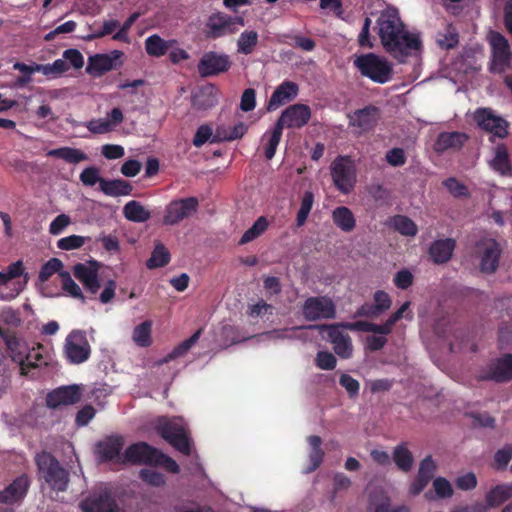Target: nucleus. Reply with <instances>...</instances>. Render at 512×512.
Here are the masks:
<instances>
[{"instance_id": "obj_59", "label": "nucleus", "mask_w": 512, "mask_h": 512, "mask_svg": "<svg viewBox=\"0 0 512 512\" xmlns=\"http://www.w3.org/2000/svg\"><path fill=\"white\" fill-rule=\"evenodd\" d=\"M80 180L85 186H93L104 179L100 177L98 168L88 167L81 172Z\"/></svg>"}, {"instance_id": "obj_47", "label": "nucleus", "mask_w": 512, "mask_h": 512, "mask_svg": "<svg viewBox=\"0 0 512 512\" xmlns=\"http://www.w3.org/2000/svg\"><path fill=\"white\" fill-rule=\"evenodd\" d=\"M151 326L152 323L150 321H145L134 328L132 339L136 345L140 347H148L151 345Z\"/></svg>"}, {"instance_id": "obj_6", "label": "nucleus", "mask_w": 512, "mask_h": 512, "mask_svg": "<svg viewBox=\"0 0 512 512\" xmlns=\"http://www.w3.org/2000/svg\"><path fill=\"white\" fill-rule=\"evenodd\" d=\"M242 17H232L218 12L210 15L205 24V34L210 39H217L235 34L244 26Z\"/></svg>"}, {"instance_id": "obj_30", "label": "nucleus", "mask_w": 512, "mask_h": 512, "mask_svg": "<svg viewBox=\"0 0 512 512\" xmlns=\"http://www.w3.org/2000/svg\"><path fill=\"white\" fill-rule=\"evenodd\" d=\"M333 223L341 231L349 233L356 227V218L351 209L346 206H338L331 213Z\"/></svg>"}, {"instance_id": "obj_25", "label": "nucleus", "mask_w": 512, "mask_h": 512, "mask_svg": "<svg viewBox=\"0 0 512 512\" xmlns=\"http://www.w3.org/2000/svg\"><path fill=\"white\" fill-rule=\"evenodd\" d=\"M467 140V136L461 132H442L438 135L434 150L437 153H444L450 150L460 149Z\"/></svg>"}, {"instance_id": "obj_4", "label": "nucleus", "mask_w": 512, "mask_h": 512, "mask_svg": "<svg viewBox=\"0 0 512 512\" xmlns=\"http://www.w3.org/2000/svg\"><path fill=\"white\" fill-rule=\"evenodd\" d=\"M155 428L178 451L183 454L190 453V440L181 418L160 417L155 422Z\"/></svg>"}, {"instance_id": "obj_60", "label": "nucleus", "mask_w": 512, "mask_h": 512, "mask_svg": "<svg viewBox=\"0 0 512 512\" xmlns=\"http://www.w3.org/2000/svg\"><path fill=\"white\" fill-rule=\"evenodd\" d=\"M66 63H70V66L75 69H80L84 65V57L81 52L77 49H68L63 52L62 58Z\"/></svg>"}, {"instance_id": "obj_58", "label": "nucleus", "mask_w": 512, "mask_h": 512, "mask_svg": "<svg viewBox=\"0 0 512 512\" xmlns=\"http://www.w3.org/2000/svg\"><path fill=\"white\" fill-rule=\"evenodd\" d=\"M71 223H72L71 218L67 214H60L50 223L49 232L52 235H59Z\"/></svg>"}, {"instance_id": "obj_32", "label": "nucleus", "mask_w": 512, "mask_h": 512, "mask_svg": "<svg viewBox=\"0 0 512 512\" xmlns=\"http://www.w3.org/2000/svg\"><path fill=\"white\" fill-rule=\"evenodd\" d=\"M28 488V479L24 476L17 478L12 484L0 492V502L14 503L24 497Z\"/></svg>"}, {"instance_id": "obj_38", "label": "nucleus", "mask_w": 512, "mask_h": 512, "mask_svg": "<svg viewBox=\"0 0 512 512\" xmlns=\"http://www.w3.org/2000/svg\"><path fill=\"white\" fill-rule=\"evenodd\" d=\"M218 91L213 86L203 88L193 98V107L198 110H206L217 104Z\"/></svg>"}, {"instance_id": "obj_3", "label": "nucleus", "mask_w": 512, "mask_h": 512, "mask_svg": "<svg viewBox=\"0 0 512 512\" xmlns=\"http://www.w3.org/2000/svg\"><path fill=\"white\" fill-rule=\"evenodd\" d=\"M353 63L363 76L374 82L384 84L392 79L390 63L374 53L357 56Z\"/></svg>"}, {"instance_id": "obj_26", "label": "nucleus", "mask_w": 512, "mask_h": 512, "mask_svg": "<svg viewBox=\"0 0 512 512\" xmlns=\"http://www.w3.org/2000/svg\"><path fill=\"white\" fill-rule=\"evenodd\" d=\"M379 119V111L374 106L365 107L350 116V124L361 131L371 129Z\"/></svg>"}, {"instance_id": "obj_27", "label": "nucleus", "mask_w": 512, "mask_h": 512, "mask_svg": "<svg viewBox=\"0 0 512 512\" xmlns=\"http://www.w3.org/2000/svg\"><path fill=\"white\" fill-rule=\"evenodd\" d=\"M512 497V482L507 484H500L492 487L485 494V504H482L485 509L500 506L502 503Z\"/></svg>"}, {"instance_id": "obj_33", "label": "nucleus", "mask_w": 512, "mask_h": 512, "mask_svg": "<svg viewBox=\"0 0 512 512\" xmlns=\"http://www.w3.org/2000/svg\"><path fill=\"white\" fill-rule=\"evenodd\" d=\"M455 248V241L452 239L437 240L429 248V255L435 263L448 261Z\"/></svg>"}, {"instance_id": "obj_21", "label": "nucleus", "mask_w": 512, "mask_h": 512, "mask_svg": "<svg viewBox=\"0 0 512 512\" xmlns=\"http://www.w3.org/2000/svg\"><path fill=\"white\" fill-rule=\"evenodd\" d=\"M158 450L144 442L129 446L124 454V460L132 463H155Z\"/></svg>"}, {"instance_id": "obj_18", "label": "nucleus", "mask_w": 512, "mask_h": 512, "mask_svg": "<svg viewBox=\"0 0 512 512\" xmlns=\"http://www.w3.org/2000/svg\"><path fill=\"white\" fill-rule=\"evenodd\" d=\"M311 117L310 108L304 104H294L285 109L277 121V125L282 129L300 128L304 126Z\"/></svg>"}, {"instance_id": "obj_15", "label": "nucleus", "mask_w": 512, "mask_h": 512, "mask_svg": "<svg viewBox=\"0 0 512 512\" xmlns=\"http://www.w3.org/2000/svg\"><path fill=\"white\" fill-rule=\"evenodd\" d=\"M476 253L481 271L491 273L496 270L501 249L494 239L484 238L480 240L476 245Z\"/></svg>"}, {"instance_id": "obj_52", "label": "nucleus", "mask_w": 512, "mask_h": 512, "mask_svg": "<svg viewBox=\"0 0 512 512\" xmlns=\"http://www.w3.org/2000/svg\"><path fill=\"white\" fill-rule=\"evenodd\" d=\"M201 334V330L196 331L189 339L180 343L175 347L172 352L166 357L165 361L175 359L177 357L185 355L191 347L198 341Z\"/></svg>"}, {"instance_id": "obj_17", "label": "nucleus", "mask_w": 512, "mask_h": 512, "mask_svg": "<svg viewBox=\"0 0 512 512\" xmlns=\"http://www.w3.org/2000/svg\"><path fill=\"white\" fill-rule=\"evenodd\" d=\"M99 267L100 264L96 261L78 263L73 267L75 277L92 294H96L100 288V280L98 278Z\"/></svg>"}, {"instance_id": "obj_56", "label": "nucleus", "mask_w": 512, "mask_h": 512, "mask_svg": "<svg viewBox=\"0 0 512 512\" xmlns=\"http://www.w3.org/2000/svg\"><path fill=\"white\" fill-rule=\"evenodd\" d=\"M316 365L322 370H332L336 367L337 360L335 356L327 351H320L316 355Z\"/></svg>"}, {"instance_id": "obj_9", "label": "nucleus", "mask_w": 512, "mask_h": 512, "mask_svg": "<svg viewBox=\"0 0 512 512\" xmlns=\"http://www.w3.org/2000/svg\"><path fill=\"white\" fill-rule=\"evenodd\" d=\"M331 175L338 190L348 194L356 182V170L348 157L337 158L331 165Z\"/></svg>"}, {"instance_id": "obj_13", "label": "nucleus", "mask_w": 512, "mask_h": 512, "mask_svg": "<svg viewBox=\"0 0 512 512\" xmlns=\"http://www.w3.org/2000/svg\"><path fill=\"white\" fill-rule=\"evenodd\" d=\"M198 205L195 197L173 200L166 206L163 222L167 225L178 224L191 217L197 211Z\"/></svg>"}, {"instance_id": "obj_11", "label": "nucleus", "mask_w": 512, "mask_h": 512, "mask_svg": "<svg viewBox=\"0 0 512 512\" xmlns=\"http://www.w3.org/2000/svg\"><path fill=\"white\" fill-rule=\"evenodd\" d=\"M307 328L326 331L327 340L332 344L334 352L342 359L352 357V340L347 333L341 330L340 325H309Z\"/></svg>"}, {"instance_id": "obj_1", "label": "nucleus", "mask_w": 512, "mask_h": 512, "mask_svg": "<svg viewBox=\"0 0 512 512\" xmlns=\"http://www.w3.org/2000/svg\"><path fill=\"white\" fill-rule=\"evenodd\" d=\"M376 24L383 48L394 58L403 62L406 57L420 52L422 42L419 34L406 29L396 8L387 7L381 11Z\"/></svg>"}, {"instance_id": "obj_51", "label": "nucleus", "mask_w": 512, "mask_h": 512, "mask_svg": "<svg viewBox=\"0 0 512 512\" xmlns=\"http://www.w3.org/2000/svg\"><path fill=\"white\" fill-rule=\"evenodd\" d=\"M313 202H314L313 193L310 191L305 192L303 195V198L301 200L300 209H299V211L297 213V217H296V225L298 227H301L305 224V222L310 214V211L312 209Z\"/></svg>"}, {"instance_id": "obj_7", "label": "nucleus", "mask_w": 512, "mask_h": 512, "mask_svg": "<svg viewBox=\"0 0 512 512\" xmlns=\"http://www.w3.org/2000/svg\"><path fill=\"white\" fill-rule=\"evenodd\" d=\"M488 42L491 47V69L494 72L503 73L509 66L512 53L508 40L499 32L491 31L488 34Z\"/></svg>"}, {"instance_id": "obj_48", "label": "nucleus", "mask_w": 512, "mask_h": 512, "mask_svg": "<svg viewBox=\"0 0 512 512\" xmlns=\"http://www.w3.org/2000/svg\"><path fill=\"white\" fill-rule=\"evenodd\" d=\"M61 285L63 291L72 298L79 299L83 303L85 297L82 293L80 286L72 279L69 272H60Z\"/></svg>"}, {"instance_id": "obj_45", "label": "nucleus", "mask_w": 512, "mask_h": 512, "mask_svg": "<svg viewBox=\"0 0 512 512\" xmlns=\"http://www.w3.org/2000/svg\"><path fill=\"white\" fill-rule=\"evenodd\" d=\"M393 460L397 467L405 472L412 468L414 462L413 455L407 448L406 444H400L395 447L393 451Z\"/></svg>"}, {"instance_id": "obj_55", "label": "nucleus", "mask_w": 512, "mask_h": 512, "mask_svg": "<svg viewBox=\"0 0 512 512\" xmlns=\"http://www.w3.org/2000/svg\"><path fill=\"white\" fill-rule=\"evenodd\" d=\"M141 479L149 485L160 487L165 484L164 476L153 468H145L140 471Z\"/></svg>"}, {"instance_id": "obj_5", "label": "nucleus", "mask_w": 512, "mask_h": 512, "mask_svg": "<svg viewBox=\"0 0 512 512\" xmlns=\"http://www.w3.org/2000/svg\"><path fill=\"white\" fill-rule=\"evenodd\" d=\"M36 463L45 481L53 490L64 491L66 489L68 474L51 454L46 452L38 454Z\"/></svg>"}, {"instance_id": "obj_37", "label": "nucleus", "mask_w": 512, "mask_h": 512, "mask_svg": "<svg viewBox=\"0 0 512 512\" xmlns=\"http://www.w3.org/2000/svg\"><path fill=\"white\" fill-rule=\"evenodd\" d=\"M282 128L275 124L274 128L262 136L261 142L264 146V153L268 160L275 155L276 149L282 137Z\"/></svg>"}, {"instance_id": "obj_22", "label": "nucleus", "mask_w": 512, "mask_h": 512, "mask_svg": "<svg viewBox=\"0 0 512 512\" xmlns=\"http://www.w3.org/2000/svg\"><path fill=\"white\" fill-rule=\"evenodd\" d=\"M115 56L109 54H95L88 58L86 72L93 77H100L103 74L111 71L115 67V60L119 56V52L113 53Z\"/></svg>"}, {"instance_id": "obj_34", "label": "nucleus", "mask_w": 512, "mask_h": 512, "mask_svg": "<svg viewBox=\"0 0 512 512\" xmlns=\"http://www.w3.org/2000/svg\"><path fill=\"white\" fill-rule=\"evenodd\" d=\"M123 215L135 223L146 222L151 217L149 209L136 200H131L123 206Z\"/></svg>"}, {"instance_id": "obj_24", "label": "nucleus", "mask_w": 512, "mask_h": 512, "mask_svg": "<svg viewBox=\"0 0 512 512\" xmlns=\"http://www.w3.org/2000/svg\"><path fill=\"white\" fill-rule=\"evenodd\" d=\"M81 509L83 512H119L107 491L83 501Z\"/></svg>"}, {"instance_id": "obj_29", "label": "nucleus", "mask_w": 512, "mask_h": 512, "mask_svg": "<svg viewBox=\"0 0 512 512\" xmlns=\"http://www.w3.org/2000/svg\"><path fill=\"white\" fill-rule=\"evenodd\" d=\"M122 447L123 441L121 438L110 437L97 445V454L104 461L121 460L120 451Z\"/></svg>"}, {"instance_id": "obj_10", "label": "nucleus", "mask_w": 512, "mask_h": 512, "mask_svg": "<svg viewBox=\"0 0 512 512\" xmlns=\"http://www.w3.org/2000/svg\"><path fill=\"white\" fill-rule=\"evenodd\" d=\"M302 314L308 321L333 319L336 308L332 299L327 296L309 297L302 306Z\"/></svg>"}, {"instance_id": "obj_57", "label": "nucleus", "mask_w": 512, "mask_h": 512, "mask_svg": "<svg viewBox=\"0 0 512 512\" xmlns=\"http://www.w3.org/2000/svg\"><path fill=\"white\" fill-rule=\"evenodd\" d=\"M215 133H213L212 128L209 125H201L194 136L193 144L196 147H201L206 142L210 141L213 142L212 139L214 138Z\"/></svg>"}, {"instance_id": "obj_41", "label": "nucleus", "mask_w": 512, "mask_h": 512, "mask_svg": "<svg viewBox=\"0 0 512 512\" xmlns=\"http://www.w3.org/2000/svg\"><path fill=\"white\" fill-rule=\"evenodd\" d=\"M307 441L311 447L309 452L310 466L306 472H312L317 469L323 461L324 451L321 449L322 440L319 436H309Z\"/></svg>"}, {"instance_id": "obj_8", "label": "nucleus", "mask_w": 512, "mask_h": 512, "mask_svg": "<svg viewBox=\"0 0 512 512\" xmlns=\"http://www.w3.org/2000/svg\"><path fill=\"white\" fill-rule=\"evenodd\" d=\"M64 352L67 359L73 364L87 361L90 357L91 347L86 333L81 330L71 331L65 339Z\"/></svg>"}, {"instance_id": "obj_64", "label": "nucleus", "mask_w": 512, "mask_h": 512, "mask_svg": "<svg viewBox=\"0 0 512 512\" xmlns=\"http://www.w3.org/2000/svg\"><path fill=\"white\" fill-rule=\"evenodd\" d=\"M512 459V444L506 445L499 449L494 456V460L498 468H505Z\"/></svg>"}, {"instance_id": "obj_39", "label": "nucleus", "mask_w": 512, "mask_h": 512, "mask_svg": "<svg viewBox=\"0 0 512 512\" xmlns=\"http://www.w3.org/2000/svg\"><path fill=\"white\" fill-rule=\"evenodd\" d=\"M247 132V125L239 122L232 127L221 126L216 129L212 141H233L241 138Z\"/></svg>"}, {"instance_id": "obj_63", "label": "nucleus", "mask_w": 512, "mask_h": 512, "mask_svg": "<svg viewBox=\"0 0 512 512\" xmlns=\"http://www.w3.org/2000/svg\"><path fill=\"white\" fill-rule=\"evenodd\" d=\"M456 486L457 488L463 491H469L474 489L477 486L476 475L472 472L460 475L456 479Z\"/></svg>"}, {"instance_id": "obj_12", "label": "nucleus", "mask_w": 512, "mask_h": 512, "mask_svg": "<svg viewBox=\"0 0 512 512\" xmlns=\"http://www.w3.org/2000/svg\"><path fill=\"white\" fill-rule=\"evenodd\" d=\"M23 271V263L21 261L9 265L6 271H0V299L9 301L20 294L23 285L13 280L21 276Z\"/></svg>"}, {"instance_id": "obj_14", "label": "nucleus", "mask_w": 512, "mask_h": 512, "mask_svg": "<svg viewBox=\"0 0 512 512\" xmlns=\"http://www.w3.org/2000/svg\"><path fill=\"white\" fill-rule=\"evenodd\" d=\"M230 57L225 53L210 51L204 53L198 63V73L202 77L215 76L228 71L231 67Z\"/></svg>"}, {"instance_id": "obj_54", "label": "nucleus", "mask_w": 512, "mask_h": 512, "mask_svg": "<svg viewBox=\"0 0 512 512\" xmlns=\"http://www.w3.org/2000/svg\"><path fill=\"white\" fill-rule=\"evenodd\" d=\"M86 238L80 235H70L57 241V247L61 250H73L82 247Z\"/></svg>"}, {"instance_id": "obj_42", "label": "nucleus", "mask_w": 512, "mask_h": 512, "mask_svg": "<svg viewBox=\"0 0 512 512\" xmlns=\"http://www.w3.org/2000/svg\"><path fill=\"white\" fill-rule=\"evenodd\" d=\"M258 44V33L254 30H245L237 39V52L249 55L254 52Z\"/></svg>"}, {"instance_id": "obj_50", "label": "nucleus", "mask_w": 512, "mask_h": 512, "mask_svg": "<svg viewBox=\"0 0 512 512\" xmlns=\"http://www.w3.org/2000/svg\"><path fill=\"white\" fill-rule=\"evenodd\" d=\"M391 224L395 230L405 236L413 237L417 234L418 231L416 224L406 216H395L392 219Z\"/></svg>"}, {"instance_id": "obj_53", "label": "nucleus", "mask_w": 512, "mask_h": 512, "mask_svg": "<svg viewBox=\"0 0 512 512\" xmlns=\"http://www.w3.org/2000/svg\"><path fill=\"white\" fill-rule=\"evenodd\" d=\"M63 263L58 258H52L49 261H47L41 268L39 273V279L42 282L47 281L53 274L58 273L60 275V272H64L62 270Z\"/></svg>"}, {"instance_id": "obj_31", "label": "nucleus", "mask_w": 512, "mask_h": 512, "mask_svg": "<svg viewBox=\"0 0 512 512\" xmlns=\"http://www.w3.org/2000/svg\"><path fill=\"white\" fill-rule=\"evenodd\" d=\"M488 377L499 382L512 379V355H505L492 363Z\"/></svg>"}, {"instance_id": "obj_46", "label": "nucleus", "mask_w": 512, "mask_h": 512, "mask_svg": "<svg viewBox=\"0 0 512 512\" xmlns=\"http://www.w3.org/2000/svg\"><path fill=\"white\" fill-rule=\"evenodd\" d=\"M69 67L64 59L59 58L51 64H38L36 70L49 78H56L68 71Z\"/></svg>"}, {"instance_id": "obj_62", "label": "nucleus", "mask_w": 512, "mask_h": 512, "mask_svg": "<svg viewBox=\"0 0 512 512\" xmlns=\"http://www.w3.org/2000/svg\"><path fill=\"white\" fill-rule=\"evenodd\" d=\"M444 186L454 197H463L468 195L467 187L455 178L445 180Z\"/></svg>"}, {"instance_id": "obj_43", "label": "nucleus", "mask_w": 512, "mask_h": 512, "mask_svg": "<svg viewBox=\"0 0 512 512\" xmlns=\"http://www.w3.org/2000/svg\"><path fill=\"white\" fill-rule=\"evenodd\" d=\"M490 166L493 170L502 175H505L510 171L508 152L504 146L499 145L494 149V156L490 160Z\"/></svg>"}, {"instance_id": "obj_2", "label": "nucleus", "mask_w": 512, "mask_h": 512, "mask_svg": "<svg viewBox=\"0 0 512 512\" xmlns=\"http://www.w3.org/2000/svg\"><path fill=\"white\" fill-rule=\"evenodd\" d=\"M0 337L5 341L9 356L20 366V373L27 375L32 368L48 364V354L41 344L30 346L29 343L0 327Z\"/></svg>"}, {"instance_id": "obj_61", "label": "nucleus", "mask_w": 512, "mask_h": 512, "mask_svg": "<svg viewBox=\"0 0 512 512\" xmlns=\"http://www.w3.org/2000/svg\"><path fill=\"white\" fill-rule=\"evenodd\" d=\"M374 302H375V309H376V312H378V314H382L383 312L387 311L388 309H390L391 305H392V301H391V298L390 296L384 292V291H376L375 294H374Z\"/></svg>"}, {"instance_id": "obj_36", "label": "nucleus", "mask_w": 512, "mask_h": 512, "mask_svg": "<svg viewBox=\"0 0 512 512\" xmlns=\"http://www.w3.org/2000/svg\"><path fill=\"white\" fill-rule=\"evenodd\" d=\"M434 494L426 492L424 494L425 499H449L454 495V488L449 480L444 477H436L432 482Z\"/></svg>"}, {"instance_id": "obj_49", "label": "nucleus", "mask_w": 512, "mask_h": 512, "mask_svg": "<svg viewBox=\"0 0 512 512\" xmlns=\"http://www.w3.org/2000/svg\"><path fill=\"white\" fill-rule=\"evenodd\" d=\"M170 260V254L163 244L157 243L151 257L147 261V267L150 269L165 266Z\"/></svg>"}, {"instance_id": "obj_40", "label": "nucleus", "mask_w": 512, "mask_h": 512, "mask_svg": "<svg viewBox=\"0 0 512 512\" xmlns=\"http://www.w3.org/2000/svg\"><path fill=\"white\" fill-rule=\"evenodd\" d=\"M48 156L58 157L65 160L68 163H79L87 160V155L82 152L80 149L72 148V147H62L58 149L49 150L47 152Z\"/></svg>"}, {"instance_id": "obj_20", "label": "nucleus", "mask_w": 512, "mask_h": 512, "mask_svg": "<svg viewBox=\"0 0 512 512\" xmlns=\"http://www.w3.org/2000/svg\"><path fill=\"white\" fill-rule=\"evenodd\" d=\"M81 398L80 388L76 385L61 387L49 393L46 398L48 407L57 408L62 405H71Z\"/></svg>"}, {"instance_id": "obj_16", "label": "nucleus", "mask_w": 512, "mask_h": 512, "mask_svg": "<svg viewBox=\"0 0 512 512\" xmlns=\"http://www.w3.org/2000/svg\"><path fill=\"white\" fill-rule=\"evenodd\" d=\"M474 120L482 129L492 133L493 135L503 138L507 135V122L500 116L496 115L491 109L482 108L474 113Z\"/></svg>"}, {"instance_id": "obj_23", "label": "nucleus", "mask_w": 512, "mask_h": 512, "mask_svg": "<svg viewBox=\"0 0 512 512\" xmlns=\"http://www.w3.org/2000/svg\"><path fill=\"white\" fill-rule=\"evenodd\" d=\"M298 94V86L290 81L283 82L273 92L267 109L268 111H274L285 103L293 100Z\"/></svg>"}, {"instance_id": "obj_28", "label": "nucleus", "mask_w": 512, "mask_h": 512, "mask_svg": "<svg viewBox=\"0 0 512 512\" xmlns=\"http://www.w3.org/2000/svg\"><path fill=\"white\" fill-rule=\"evenodd\" d=\"M175 44H177L176 39L165 40L158 34H153L145 39V51L149 56L159 58L167 54L169 48Z\"/></svg>"}, {"instance_id": "obj_35", "label": "nucleus", "mask_w": 512, "mask_h": 512, "mask_svg": "<svg viewBox=\"0 0 512 512\" xmlns=\"http://www.w3.org/2000/svg\"><path fill=\"white\" fill-rule=\"evenodd\" d=\"M101 191L112 197L118 196H127L132 192V185L125 180L122 179H114V180H101L100 182Z\"/></svg>"}, {"instance_id": "obj_44", "label": "nucleus", "mask_w": 512, "mask_h": 512, "mask_svg": "<svg viewBox=\"0 0 512 512\" xmlns=\"http://www.w3.org/2000/svg\"><path fill=\"white\" fill-rule=\"evenodd\" d=\"M268 226L269 222L266 217H258L257 220L253 223V225L244 232L239 241V244L244 245L257 239L267 230Z\"/></svg>"}, {"instance_id": "obj_19", "label": "nucleus", "mask_w": 512, "mask_h": 512, "mask_svg": "<svg viewBox=\"0 0 512 512\" xmlns=\"http://www.w3.org/2000/svg\"><path fill=\"white\" fill-rule=\"evenodd\" d=\"M123 120L122 111L119 108H113L107 117L92 119L86 123V127L93 134H106L114 131Z\"/></svg>"}]
</instances>
